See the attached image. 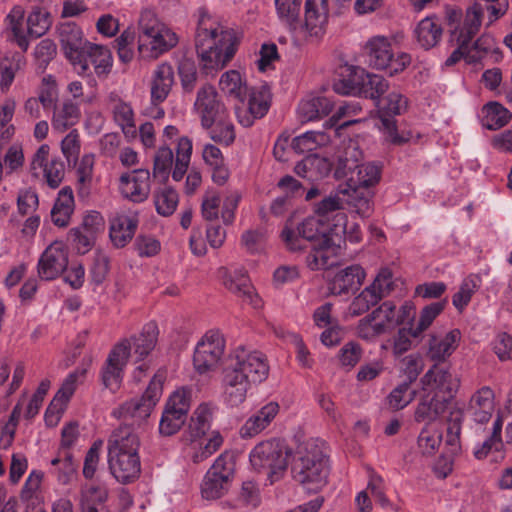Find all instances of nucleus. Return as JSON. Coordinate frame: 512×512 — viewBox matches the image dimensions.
Returning <instances> with one entry per match:
<instances>
[{
  "label": "nucleus",
  "mask_w": 512,
  "mask_h": 512,
  "mask_svg": "<svg viewBox=\"0 0 512 512\" xmlns=\"http://www.w3.org/2000/svg\"><path fill=\"white\" fill-rule=\"evenodd\" d=\"M268 374L269 365L263 353L236 347L229 354L222 372L223 402L229 407H238L246 400L251 387L265 381Z\"/></svg>",
  "instance_id": "f257e3e1"
},
{
  "label": "nucleus",
  "mask_w": 512,
  "mask_h": 512,
  "mask_svg": "<svg viewBox=\"0 0 512 512\" xmlns=\"http://www.w3.org/2000/svg\"><path fill=\"white\" fill-rule=\"evenodd\" d=\"M279 20L297 41L319 40L326 33L329 19L328 0H305L304 20L300 22L303 0H274Z\"/></svg>",
  "instance_id": "f03ea898"
},
{
  "label": "nucleus",
  "mask_w": 512,
  "mask_h": 512,
  "mask_svg": "<svg viewBox=\"0 0 512 512\" xmlns=\"http://www.w3.org/2000/svg\"><path fill=\"white\" fill-rule=\"evenodd\" d=\"M196 50L200 66L206 74L222 69L235 54L231 33L215 25L205 12L201 13L198 22Z\"/></svg>",
  "instance_id": "7ed1b4c3"
},
{
  "label": "nucleus",
  "mask_w": 512,
  "mask_h": 512,
  "mask_svg": "<svg viewBox=\"0 0 512 512\" xmlns=\"http://www.w3.org/2000/svg\"><path fill=\"white\" fill-rule=\"evenodd\" d=\"M138 435L127 426L114 431L108 440V466L114 478L123 484L136 480L141 472Z\"/></svg>",
  "instance_id": "20e7f679"
},
{
  "label": "nucleus",
  "mask_w": 512,
  "mask_h": 512,
  "mask_svg": "<svg viewBox=\"0 0 512 512\" xmlns=\"http://www.w3.org/2000/svg\"><path fill=\"white\" fill-rule=\"evenodd\" d=\"M292 476L308 492H317L326 484L329 475L324 443L310 439L298 447L292 463Z\"/></svg>",
  "instance_id": "39448f33"
},
{
  "label": "nucleus",
  "mask_w": 512,
  "mask_h": 512,
  "mask_svg": "<svg viewBox=\"0 0 512 512\" xmlns=\"http://www.w3.org/2000/svg\"><path fill=\"white\" fill-rule=\"evenodd\" d=\"M178 41L176 32L152 12L141 14L137 42L142 57L156 59L173 49Z\"/></svg>",
  "instance_id": "423d86ee"
},
{
  "label": "nucleus",
  "mask_w": 512,
  "mask_h": 512,
  "mask_svg": "<svg viewBox=\"0 0 512 512\" xmlns=\"http://www.w3.org/2000/svg\"><path fill=\"white\" fill-rule=\"evenodd\" d=\"M364 55L368 64L378 70H384L389 75L404 71L411 63V57L405 52H394L391 41L381 35L367 40L364 45Z\"/></svg>",
  "instance_id": "0eeeda50"
},
{
  "label": "nucleus",
  "mask_w": 512,
  "mask_h": 512,
  "mask_svg": "<svg viewBox=\"0 0 512 512\" xmlns=\"http://www.w3.org/2000/svg\"><path fill=\"white\" fill-rule=\"evenodd\" d=\"M288 448L278 440L258 443L250 452L249 460L257 471H266L270 482L278 480L288 465Z\"/></svg>",
  "instance_id": "6e6552de"
},
{
  "label": "nucleus",
  "mask_w": 512,
  "mask_h": 512,
  "mask_svg": "<svg viewBox=\"0 0 512 512\" xmlns=\"http://www.w3.org/2000/svg\"><path fill=\"white\" fill-rule=\"evenodd\" d=\"M234 474V457L227 452L220 454L202 480V497L206 500H216L223 497L231 487Z\"/></svg>",
  "instance_id": "1a4fd4ad"
},
{
  "label": "nucleus",
  "mask_w": 512,
  "mask_h": 512,
  "mask_svg": "<svg viewBox=\"0 0 512 512\" xmlns=\"http://www.w3.org/2000/svg\"><path fill=\"white\" fill-rule=\"evenodd\" d=\"M421 391L445 401L454 397L460 387V378L450 368L432 365L419 381Z\"/></svg>",
  "instance_id": "9d476101"
},
{
  "label": "nucleus",
  "mask_w": 512,
  "mask_h": 512,
  "mask_svg": "<svg viewBox=\"0 0 512 512\" xmlns=\"http://www.w3.org/2000/svg\"><path fill=\"white\" fill-rule=\"evenodd\" d=\"M225 350V339L218 330L207 331L197 342L193 365L200 374L214 370L219 364Z\"/></svg>",
  "instance_id": "9b49d317"
},
{
  "label": "nucleus",
  "mask_w": 512,
  "mask_h": 512,
  "mask_svg": "<svg viewBox=\"0 0 512 512\" xmlns=\"http://www.w3.org/2000/svg\"><path fill=\"white\" fill-rule=\"evenodd\" d=\"M457 47L446 59L445 65L452 66L464 59L468 64L480 63L482 60L490 57L498 61L500 53L496 47L495 39L487 33L482 34L472 44L453 42Z\"/></svg>",
  "instance_id": "f8f14e48"
},
{
  "label": "nucleus",
  "mask_w": 512,
  "mask_h": 512,
  "mask_svg": "<svg viewBox=\"0 0 512 512\" xmlns=\"http://www.w3.org/2000/svg\"><path fill=\"white\" fill-rule=\"evenodd\" d=\"M382 111L381 123L382 131L388 141L394 144H402L413 138L412 132H402L399 134L396 128V122L390 119V116L400 115L407 108V99L397 91H391L385 98L377 102Z\"/></svg>",
  "instance_id": "ddd939ff"
},
{
  "label": "nucleus",
  "mask_w": 512,
  "mask_h": 512,
  "mask_svg": "<svg viewBox=\"0 0 512 512\" xmlns=\"http://www.w3.org/2000/svg\"><path fill=\"white\" fill-rule=\"evenodd\" d=\"M331 223L322 222V218L315 215L305 219L297 228V232L285 227L281 237L287 248L291 251H300L305 248L308 241L317 243L331 236L329 228Z\"/></svg>",
  "instance_id": "4468645a"
},
{
  "label": "nucleus",
  "mask_w": 512,
  "mask_h": 512,
  "mask_svg": "<svg viewBox=\"0 0 512 512\" xmlns=\"http://www.w3.org/2000/svg\"><path fill=\"white\" fill-rule=\"evenodd\" d=\"M131 354V345L128 340H121L111 349L101 371L103 385L112 392H116L122 383L124 367Z\"/></svg>",
  "instance_id": "2eb2a0df"
},
{
  "label": "nucleus",
  "mask_w": 512,
  "mask_h": 512,
  "mask_svg": "<svg viewBox=\"0 0 512 512\" xmlns=\"http://www.w3.org/2000/svg\"><path fill=\"white\" fill-rule=\"evenodd\" d=\"M219 275L223 286L229 292L254 308L261 306V299L255 292L248 273L243 267H222L219 270Z\"/></svg>",
  "instance_id": "dca6fc26"
},
{
  "label": "nucleus",
  "mask_w": 512,
  "mask_h": 512,
  "mask_svg": "<svg viewBox=\"0 0 512 512\" xmlns=\"http://www.w3.org/2000/svg\"><path fill=\"white\" fill-rule=\"evenodd\" d=\"M391 323V309L381 304L358 321L355 328L356 336L368 343H374L381 335L393 330Z\"/></svg>",
  "instance_id": "f3484780"
},
{
  "label": "nucleus",
  "mask_w": 512,
  "mask_h": 512,
  "mask_svg": "<svg viewBox=\"0 0 512 512\" xmlns=\"http://www.w3.org/2000/svg\"><path fill=\"white\" fill-rule=\"evenodd\" d=\"M59 41L65 57L75 68L85 69L83 53L90 42L84 39L83 32L75 23L65 22L58 28Z\"/></svg>",
  "instance_id": "a211bd4d"
},
{
  "label": "nucleus",
  "mask_w": 512,
  "mask_h": 512,
  "mask_svg": "<svg viewBox=\"0 0 512 512\" xmlns=\"http://www.w3.org/2000/svg\"><path fill=\"white\" fill-rule=\"evenodd\" d=\"M194 110L201 120V125L207 129L226 113L215 87L210 84H205L198 90Z\"/></svg>",
  "instance_id": "6ab92c4d"
},
{
  "label": "nucleus",
  "mask_w": 512,
  "mask_h": 512,
  "mask_svg": "<svg viewBox=\"0 0 512 512\" xmlns=\"http://www.w3.org/2000/svg\"><path fill=\"white\" fill-rule=\"evenodd\" d=\"M121 196L133 203H143L151 190L150 172L147 169H135L123 173L118 181Z\"/></svg>",
  "instance_id": "aec40b11"
},
{
  "label": "nucleus",
  "mask_w": 512,
  "mask_h": 512,
  "mask_svg": "<svg viewBox=\"0 0 512 512\" xmlns=\"http://www.w3.org/2000/svg\"><path fill=\"white\" fill-rule=\"evenodd\" d=\"M68 266V251L61 241H54L41 254L38 261V275L43 280H53Z\"/></svg>",
  "instance_id": "412c9836"
},
{
  "label": "nucleus",
  "mask_w": 512,
  "mask_h": 512,
  "mask_svg": "<svg viewBox=\"0 0 512 512\" xmlns=\"http://www.w3.org/2000/svg\"><path fill=\"white\" fill-rule=\"evenodd\" d=\"M342 247L332 235L313 243L306 263L311 270H325L338 263Z\"/></svg>",
  "instance_id": "4be33fe9"
},
{
  "label": "nucleus",
  "mask_w": 512,
  "mask_h": 512,
  "mask_svg": "<svg viewBox=\"0 0 512 512\" xmlns=\"http://www.w3.org/2000/svg\"><path fill=\"white\" fill-rule=\"evenodd\" d=\"M138 226V213L126 210L115 213L110 219L109 236L117 248L126 246L134 237Z\"/></svg>",
  "instance_id": "5701e85b"
},
{
  "label": "nucleus",
  "mask_w": 512,
  "mask_h": 512,
  "mask_svg": "<svg viewBox=\"0 0 512 512\" xmlns=\"http://www.w3.org/2000/svg\"><path fill=\"white\" fill-rule=\"evenodd\" d=\"M248 110L236 107V115L239 123L244 127H250L255 119L262 118L269 110L271 94L266 86L249 90Z\"/></svg>",
  "instance_id": "b1692460"
},
{
  "label": "nucleus",
  "mask_w": 512,
  "mask_h": 512,
  "mask_svg": "<svg viewBox=\"0 0 512 512\" xmlns=\"http://www.w3.org/2000/svg\"><path fill=\"white\" fill-rule=\"evenodd\" d=\"M174 84L175 72L173 66L166 61L159 63L151 75V103L153 105L162 104L168 98Z\"/></svg>",
  "instance_id": "393cba45"
},
{
  "label": "nucleus",
  "mask_w": 512,
  "mask_h": 512,
  "mask_svg": "<svg viewBox=\"0 0 512 512\" xmlns=\"http://www.w3.org/2000/svg\"><path fill=\"white\" fill-rule=\"evenodd\" d=\"M460 341L461 332L458 329L433 334L427 343V357L436 363L444 362L456 351Z\"/></svg>",
  "instance_id": "a878e982"
},
{
  "label": "nucleus",
  "mask_w": 512,
  "mask_h": 512,
  "mask_svg": "<svg viewBox=\"0 0 512 512\" xmlns=\"http://www.w3.org/2000/svg\"><path fill=\"white\" fill-rule=\"evenodd\" d=\"M483 9L479 4L469 7L463 19L450 32V42L472 44V39L482 25Z\"/></svg>",
  "instance_id": "bb28decb"
},
{
  "label": "nucleus",
  "mask_w": 512,
  "mask_h": 512,
  "mask_svg": "<svg viewBox=\"0 0 512 512\" xmlns=\"http://www.w3.org/2000/svg\"><path fill=\"white\" fill-rule=\"evenodd\" d=\"M279 410L280 406L277 402H268L245 421L240 428V436L242 438H252L260 434L272 423Z\"/></svg>",
  "instance_id": "cd10ccee"
},
{
  "label": "nucleus",
  "mask_w": 512,
  "mask_h": 512,
  "mask_svg": "<svg viewBox=\"0 0 512 512\" xmlns=\"http://www.w3.org/2000/svg\"><path fill=\"white\" fill-rule=\"evenodd\" d=\"M83 58L86 64L85 69L76 68L80 74L87 73L89 71L90 64L93 66L94 72L98 77L107 75L112 69V54L110 50L103 45L90 42L89 45H86Z\"/></svg>",
  "instance_id": "c85d7f7f"
},
{
  "label": "nucleus",
  "mask_w": 512,
  "mask_h": 512,
  "mask_svg": "<svg viewBox=\"0 0 512 512\" xmlns=\"http://www.w3.org/2000/svg\"><path fill=\"white\" fill-rule=\"evenodd\" d=\"M108 105L111 108L113 119L121 128L126 137L136 134L135 113L130 103L124 101L117 93L108 95Z\"/></svg>",
  "instance_id": "c756f323"
},
{
  "label": "nucleus",
  "mask_w": 512,
  "mask_h": 512,
  "mask_svg": "<svg viewBox=\"0 0 512 512\" xmlns=\"http://www.w3.org/2000/svg\"><path fill=\"white\" fill-rule=\"evenodd\" d=\"M333 106V101L326 96H307L298 105V118L301 122L318 120L327 116L332 111Z\"/></svg>",
  "instance_id": "7c9ffc66"
},
{
  "label": "nucleus",
  "mask_w": 512,
  "mask_h": 512,
  "mask_svg": "<svg viewBox=\"0 0 512 512\" xmlns=\"http://www.w3.org/2000/svg\"><path fill=\"white\" fill-rule=\"evenodd\" d=\"M219 89L228 98L244 104L249 93L245 76L238 70H228L219 79Z\"/></svg>",
  "instance_id": "2f4dec72"
},
{
  "label": "nucleus",
  "mask_w": 512,
  "mask_h": 512,
  "mask_svg": "<svg viewBox=\"0 0 512 512\" xmlns=\"http://www.w3.org/2000/svg\"><path fill=\"white\" fill-rule=\"evenodd\" d=\"M494 392L490 387L484 386L477 390L469 401L468 411L477 423H486L494 411Z\"/></svg>",
  "instance_id": "473e14b6"
},
{
  "label": "nucleus",
  "mask_w": 512,
  "mask_h": 512,
  "mask_svg": "<svg viewBox=\"0 0 512 512\" xmlns=\"http://www.w3.org/2000/svg\"><path fill=\"white\" fill-rule=\"evenodd\" d=\"M365 278V271L359 265H351L338 271L331 283L330 292L333 295H342L358 288Z\"/></svg>",
  "instance_id": "72a5a7b5"
},
{
  "label": "nucleus",
  "mask_w": 512,
  "mask_h": 512,
  "mask_svg": "<svg viewBox=\"0 0 512 512\" xmlns=\"http://www.w3.org/2000/svg\"><path fill=\"white\" fill-rule=\"evenodd\" d=\"M159 335V329L155 322H149L144 325L139 335L124 340L130 341V355L135 356L136 361H142L155 348Z\"/></svg>",
  "instance_id": "f704fd0d"
},
{
  "label": "nucleus",
  "mask_w": 512,
  "mask_h": 512,
  "mask_svg": "<svg viewBox=\"0 0 512 512\" xmlns=\"http://www.w3.org/2000/svg\"><path fill=\"white\" fill-rule=\"evenodd\" d=\"M79 104L66 99L54 106L51 125L54 132L63 133L74 126L80 119Z\"/></svg>",
  "instance_id": "c9c22d12"
},
{
  "label": "nucleus",
  "mask_w": 512,
  "mask_h": 512,
  "mask_svg": "<svg viewBox=\"0 0 512 512\" xmlns=\"http://www.w3.org/2000/svg\"><path fill=\"white\" fill-rule=\"evenodd\" d=\"M329 232L340 243L341 247L346 240L351 243H358L362 239L359 224L349 221L344 212H338L333 216V223H331Z\"/></svg>",
  "instance_id": "e433bc0d"
},
{
  "label": "nucleus",
  "mask_w": 512,
  "mask_h": 512,
  "mask_svg": "<svg viewBox=\"0 0 512 512\" xmlns=\"http://www.w3.org/2000/svg\"><path fill=\"white\" fill-rule=\"evenodd\" d=\"M214 413V406L201 403L193 412L188 428V440L194 444L200 440L210 428Z\"/></svg>",
  "instance_id": "4c0bfd02"
},
{
  "label": "nucleus",
  "mask_w": 512,
  "mask_h": 512,
  "mask_svg": "<svg viewBox=\"0 0 512 512\" xmlns=\"http://www.w3.org/2000/svg\"><path fill=\"white\" fill-rule=\"evenodd\" d=\"M414 33L418 44L428 50L440 42L443 29L437 18L426 17L417 24Z\"/></svg>",
  "instance_id": "58836bf2"
},
{
  "label": "nucleus",
  "mask_w": 512,
  "mask_h": 512,
  "mask_svg": "<svg viewBox=\"0 0 512 512\" xmlns=\"http://www.w3.org/2000/svg\"><path fill=\"white\" fill-rule=\"evenodd\" d=\"M295 173L310 181H316L327 176L331 171L330 162L318 155H309L296 164Z\"/></svg>",
  "instance_id": "ea45409f"
},
{
  "label": "nucleus",
  "mask_w": 512,
  "mask_h": 512,
  "mask_svg": "<svg viewBox=\"0 0 512 512\" xmlns=\"http://www.w3.org/2000/svg\"><path fill=\"white\" fill-rule=\"evenodd\" d=\"M5 29L12 35L13 40L23 51L28 49L27 26L24 21V9L21 6L13 7L6 16Z\"/></svg>",
  "instance_id": "a19ab883"
},
{
  "label": "nucleus",
  "mask_w": 512,
  "mask_h": 512,
  "mask_svg": "<svg viewBox=\"0 0 512 512\" xmlns=\"http://www.w3.org/2000/svg\"><path fill=\"white\" fill-rule=\"evenodd\" d=\"M74 210V196L70 187L62 188L51 211L52 222L59 227L69 224Z\"/></svg>",
  "instance_id": "79ce46f5"
},
{
  "label": "nucleus",
  "mask_w": 512,
  "mask_h": 512,
  "mask_svg": "<svg viewBox=\"0 0 512 512\" xmlns=\"http://www.w3.org/2000/svg\"><path fill=\"white\" fill-rule=\"evenodd\" d=\"M26 66V59L20 53L5 55L0 59V91L6 93L14 82L17 72Z\"/></svg>",
  "instance_id": "37998d69"
},
{
  "label": "nucleus",
  "mask_w": 512,
  "mask_h": 512,
  "mask_svg": "<svg viewBox=\"0 0 512 512\" xmlns=\"http://www.w3.org/2000/svg\"><path fill=\"white\" fill-rule=\"evenodd\" d=\"M503 421L500 416H498L493 423V429L490 437L486 439L482 444L475 446L474 448V456L481 460L488 456L489 453H497V457L500 459L504 458V444L501 438Z\"/></svg>",
  "instance_id": "c03bdc74"
},
{
  "label": "nucleus",
  "mask_w": 512,
  "mask_h": 512,
  "mask_svg": "<svg viewBox=\"0 0 512 512\" xmlns=\"http://www.w3.org/2000/svg\"><path fill=\"white\" fill-rule=\"evenodd\" d=\"M447 401L424 394L418 403L414 419L416 422H432L436 420L445 410Z\"/></svg>",
  "instance_id": "a18cd8bd"
},
{
  "label": "nucleus",
  "mask_w": 512,
  "mask_h": 512,
  "mask_svg": "<svg viewBox=\"0 0 512 512\" xmlns=\"http://www.w3.org/2000/svg\"><path fill=\"white\" fill-rule=\"evenodd\" d=\"M511 117L509 110L497 102H490L481 110L482 126L489 130L500 129L510 121Z\"/></svg>",
  "instance_id": "49530a36"
},
{
  "label": "nucleus",
  "mask_w": 512,
  "mask_h": 512,
  "mask_svg": "<svg viewBox=\"0 0 512 512\" xmlns=\"http://www.w3.org/2000/svg\"><path fill=\"white\" fill-rule=\"evenodd\" d=\"M362 104L359 100H351L348 102L343 103L339 106L336 113L325 123L326 128H332L334 126H338L339 128L347 127L351 124L358 123L365 119L363 118H357V119H348L341 124H338V122L342 118H351L354 116L359 115L362 113Z\"/></svg>",
  "instance_id": "de8ad7c7"
},
{
  "label": "nucleus",
  "mask_w": 512,
  "mask_h": 512,
  "mask_svg": "<svg viewBox=\"0 0 512 512\" xmlns=\"http://www.w3.org/2000/svg\"><path fill=\"white\" fill-rule=\"evenodd\" d=\"M193 389L188 386L176 388L166 400L164 409L187 417L191 407Z\"/></svg>",
  "instance_id": "09e8293b"
},
{
  "label": "nucleus",
  "mask_w": 512,
  "mask_h": 512,
  "mask_svg": "<svg viewBox=\"0 0 512 512\" xmlns=\"http://www.w3.org/2000/svg\"><path fill=\"white\" fill-rule=\"evenodd\" d=\"M480 284V278L474 274L463 279L458 291L452 297V304L459 312H462L468 306L472 296L480 288Z\"/></svg>",
  "instance_id": "8fccbe9b"
},
{
  "label": "nucleus",
  "mask_w": 512,
  "mask_h": 512,
  "mask_svg": "<svg viewBox=\"0 0 512 512\" xmlns=\"http://www.w3.org/2000/svg\"><path fill=\"white\" fill-rule=\"evenodd\" d=\"M155 406L145 401L142 397L131 399L123 403L114 414L120 418H133L144 420L148 418Z\"/></svg>",
  "instance_id": "3c124183"
},
{
  "label": "nucleus",
  "mask_w": 512,
  "mask_h": 512,
  "mask_svg": "<svg viewBox=\"0 0 512 512\" xmlns=\"http://www.w3.org/2000/svg\"><path fill=\"white\" fill-rule=\"evenodd\" d=\"M223 444V437L218 431H213L205 444L196 440V443L190 442L192 450L191 458L194 463L202 462L215 453Z\"/></svg>",
  "instance_id": "603ef678"
},
{
  "label": "nucleus",
  "mask_w": 512,
  "mask_h": 512,
  "mask_svg": "<svg viewBox=\"0 0 512 512\" xmlns=\"http://www.w3.org/2000/svg\"><path fill=\"white\" fill-rule=\"evenodd\" d=\"M223 444V437L218 431H213L205 444L196 440V443L190 442L192 450L191 458L194 463L202 462L215 453Z\"/></svg>",
  "instance_id": "864d4df0"
},
{
  "label": "nucleus",
  "mask_w": 512,
  "mask_h": 512,
  "mask_svg": "<svg viewBox=\"0 0 512 512\" xmlns=\"http://www.w3.org/2000/svg\"><path fill=\"white\" fill-rule=\"evenodd\" d=\"M329 137L324 132L308 131L302 135L295 137L291 147L296 153L312 152L327 144Z\"/></svg>",
  "instance_id": "5fc2aeb1"
},
{
  "label": "nucleus",
  "mask_w": 512,
  "mask_h": 512,
  "mask_svg": "<svg viewBox=\"0 0 512 512\" xmlns=\"http://www.w3.org/2000/svg\"><path fill=\"white\" fill-rule=\"evenodd\" d=\"M416 397V391L411 388L409 382H401L396 385L387 396V405L394 411L407 407Z\"/></svg>",
  "instance_id": "6e6d98bb"
},
{
  "label": "nucleus",
  "mask_w": 512,
  "mask_h": 512,
  "mask_svg": "<svg viewBox=\"0 0 512 512\" xmlns=\"http://www.w3.org/2000/svg\"><path fill=\"white\" fill-rule=\"evenodd\" d=\"M85 373V368L76 369L66 377L60 389L53 398V407L57 405H63L64 407H66L68 401L70 400V398L72 397L76 390L78 382L80 381L81 378L84 377Z\"/></svg>",
  "instance_id": "4d7b16f0"
},
{
  "label": "nucleus",
  "mask_w": 512,
  "mask_h": 512,
  "mask_svg": "<svg viewBox=\"0 0 512 512\" xmlns=\"http://www.w3.org/2000/svg\"><path fill=\"white\" fill-rule=\"evenodd\" d=\"M356 176L351 178L358 188H368L376 185L381 177V168L375 163L355 165Z\"/></svg>",
  "instance_id": "13d9d810"
},
{
  "label": "nucleus",
  "mask_w": 512,
  "mask_h": 512,
  "mask_svg": "<svg viewBox=\"0 0 512 512\" xmlns=\"http://www.w3.org/2000/svg\"><path fill=\"white\" fill-rule=\"evenodd\" d=\"M463 420V413L459 409H455L450 412L448 419V427L446 432L445 444L449 447V451L452 454H457L460 447V433L461 423Z\"/></svg>",
  "instance_id": "bf43d9fd"
},
{
  "label": "nucleus",
  "mask_w": 512,
  "mask_h": 512,
  "mask_svg": "<svg viewBox=\"0 0 512 512\" xmlns=\"http://www.w3.org/2000/svg\"><path fill=\"white\" fill-rule=\"evenodd\" d=\"M348 72L345 87L341 88L340 84H335V91L343 94H349L358 89L363 90L366 87V81L369 77L368 72L364 68L358 66H350L346 69Z\"/></svg>",
  "instance_id": "052dcab7"
},
{
  "label": "nucleus",
  "mask_w": 512,
  "mask_h": 512,
  "mask_svg": "<svg viewBox=\"0 0 512 512\" xmlns=\"http://www.w3.org/2000/svg\"><path fill=\"white\" fill-rule=\"evenodd\" d=\"M26 26L27 35L36 38L43 36L51 26L49 13L41 9L33 10L26 20Z\"/></svg>",
  "instance_id": "680f3d73"
},
{
  "label": "nucleus",
  "mask_w": 512,
  "mask_h": 512,
  "mask_svg": "<svg viewBox=\"0 0 512 512\" xmlns=\"http://www.w3.org/2000/svg\"><path fill=\"white\" fill-rule=\"evenodd\" d=\"M156 211L162 216L172 215L178 205V194L171 188H163L155 194Z\"/></svg>",
  "instance_id": "e2e57ef3"
},
{
  "label": "nucleus",
  "mask_w": 512,
  "mask_h": 512,
  "mask_svg": "<svg viewBox=\"0 0 512 512\" xmlns=\"http://www.w3.org/2000/svg\"><path fill=\"white\" fill-rule=\"evenodd\" d=\"M441 440L442 435L439 431L426 426L419 434L418 449L423 455H432L438 450Z\"/></svg>",
  "instance_id": "0e129e2a"
},
{
  "label": "nucleus",
  "mask_w": 512,
  "mask_h": 512,
  "mask_svg": "<svg viewBox=\"0 0 512 512\" xmlns=\"http://www.w3.org/2000/svg\"><path fill=\"white\" fill-rule=\"evenodd\" d=\"M185 416L163 409L159 422V433L164 437L176 434L186 422Z\"/></svg>",
  "instance_id": "69168bd1"
},
{
  "label": "nucleus",
  "mask_w": 512,
  "mask_h": 512,
  "mask_svg": "<svg viewBox=\"0 0 512 512\" xmlns=\"http://www.w3.org/2000/svg\"><path fill=\"white\" fill-rule=\"evenodd\" d=\"M372 197L373 195L370 191H364L356 187L349 197V204L355 209V212L359 216L368 217L373 208Z\"/></svg>",
  "instance_id": "338daca9"
},
{
  "label": "nucleus",
  "mask_w": 512,
  "mask_h": 512,
  "mask_svg": "<svg viewBox=\"0 0 512 512\" xmlns=\"http://www.w3.org/2000/svg\"><path fill=\"white\" fill-rule=\"evenodd\" d=\"M57 97L58 88L54 76L45 75L41 80L38 96L36 98L42 102V107L44 109H49L52 106H55Z\"/></svg>",
  "instance_id": "774afa93"
}]
</instances>
